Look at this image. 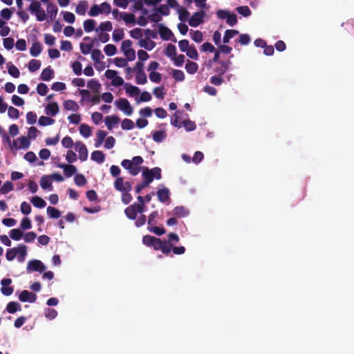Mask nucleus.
I'll return each mask as SVG.
<instances>
[{
	"label": "nucleus",
	"instance_id": "21",
	"mask_svg": "<svg viewBox=\"0 0 354 354\" xmlns=\"http://www.w3.org/2000/svg\"><path fill=\"white\" fill-rule=\"evenodd\" d=\"M107 136V132L104 130H98L96 133V138L95 139V147H99L103 143L106 136Z\"/></svg>",
	"mask_w": 354,
	"mask_h": 354
},
{
	"label": "nucleus",
	"instance_id": "40",
	"mask_svg": "<svg viewBox=\"0 0 354 354\" xmlns=\"http://www.w3.org/2000/svg\"><path fill=\"white\" fill-rule=\"evenodd\" d=\"M94 45V40H91L89 44L81 43L80 45L82 53L84 55H88L91 53Z\"/></svg>",
	"mask_w": 354,
	"mask_h": 354
},
{
	"label": "nucleus",
	"instance_id": "30",
	"mask_svg": "<svg viewBox=\"0 0 354 354\" xmlns=\"http://www.w3.org/2000/svg\"><path fill=\"white\" fill-rule=\"evenodd\" d=\"M125 89L126 93L131 97L137 96L140 93V89L138 87L129 84H125Z\"/></svg>",
	"mask_w": 354,
	"mask_h": 354
},
{
	"label": "nucleus",
	"instance_id": "63",
	"mask_svg": "<svg viewBox=\"0 0 354 354\" xmlns=\"http://www.w3.org/2000/svg\"><path fill=\"white\" fill-rule=\"evenodd\" d=\"M8 115L10 118L18 119L19 117V111L17 109L10 106L8 109Z\"/></svg>",
	"mask_w": 354,
	"mask_h": 354
},
{
	"label": "nucleus",
	"instance_id": "37",
	"mask_svg": "<svg viewBox=\"0 0 354 354\" xmlns=\"http://www.w3.org/2000/svg\"><path fill=\"white\" fill-rule=\"evenodd\" d=\"M239 33V31L236 30H227L223 38V43L228 44L230 42V39L233 38Z\"/></svg>",
	"mask_w": 354,
	"mask_h": 354
},
{
	"label": "nucleus",
	"instance_id": "19",
	"mask_svg": "<svg viewBox=\"0 0 354 354\" xmlns=\"http://www.w3.org/2000/svg\"><path fill=\"white\" fill-rule=\"evenodd\" d=\"M91 158L98 164H102L105 160V155L102 151L97 150L91 153Z\"/></svg>",
	"mask_w": 354,
	"mask_h": 354
},
{
	"label": "nucleus",
	"instance_id": "32",
	"mask_svg": "<svg viewBox=\"0 0 354 354\" xmlns=\"http://www.w3.org/2000/svg\"><path fill=\"white\" fill-rule=\"evenodd\" d=\"M165 54L171 59H174L176 56V48L174 45L169 44L165 48Z\"/></svg>",
	"mask_w": 354,
	"mask_h": 354
},
{
	"label": "nucleus",
	"instance_id": "16",
	"mask_svg": "<svg viewBox=\"0 0 354 354\" xmlns=\"http://www.w3.org/2000/svg\"><path fill=\"white\" fill-rule=\"evenodd\" d=\"M169 190L167 187L158 189L157 192L158 198L161 203H165L167 201L169 198Z\"/></svg>",
	"mask_w": 354,
	"mask_h": 354
},
{
	"label": "nucleus",
	"instance_id": "42",
	"mask_svg": "<svg viewBox=\"0 0 354 354\" xmlns=\"http://www.w3.org/2000/svg\"><path fill=\"white\" fill-rule=\"evenodd\" d=\"M190 13L183 7L178 9L179 19L181 21L185 22L189 20Z\"/></svg>",
	"mask_w": 354,
	"mask_h": 354
},
{
	"label": "nucleus",
	"instance_id": "58",
	"mask_svg": "<svg viewBox=\"0 0 354 354\" xmlns=\"http://www.w3.org/2000/svg\"><path fill=\"white\" fill-rule=\"evenodd\" d=\"M124 35L122 29H115L113 32L112 37L115 41H119L123 39Z\"/></svg>",
	"mask_w": 354,
	"mask_h": 354
},
{
	"label": "nucleus",
	"instance_id": "5",
	"mask_svg": "<svg viewBox=\"0 0 354 354\" xmlns=\"http://www.w3.org/2000/svg\"><path fill=\"white\" fill-rule=\"evenodd\" d=\"M151 247H153L155 250H161L163 254L168 255L171 251L172 244L165 240L162 241L160 239L156 238Z\"/></svg>",
	"mask_w": 354,
	"mask_h": 354
},
{
	"label": "nucleus",
	"instance_id": "28",
	"mask_svg": "<svg viewBox=\"0 0 354 354\" xmlns=\"http://www.w3.org/2000/svg\"><path fill=\"white\" fill-rule=\"evenodd\" d=\"M57 6L53 3H48L47 6V12L49 15V17L51 20H53L55 19L57 14Z\"/></svg>",
	"mask_w": 354,
	"mask_h": 354
},
{
	"label": "nucleus",
	"instance_id": "50",
	"mask_svg": "<svg viewBox=\"0 0 354 354\" xmlns=\"http://www.w3.org/2000/svg\"><path fill=\"white\" fill-rule=\"evenodd\" d=\"M136 81L138 84H145L147 82V75L144 72L136 73Z\"/></svg>",
	"mask_w": 354,
	"mask_h": 354
},
{
	"label": "nucleus",
	"instance_id": "46",
	"mask_svg": "<svg viewBox=\"0 0 354 354\" xmlns=\"http://www.w3.org/2000/svg\"><path fill=\"white\" fill-rule=\"evenodd\" d=\"M41 62L37 59H31L28 63V70L30 72H35L39 69Z\"/></svg>",
	"mask_w": 354,
	"mask_h": 354
},
{
	"label": "nucleus",
	"instance_id": "59",
	"mask_svg": "<svg viewBox=\"0 0 354 354\" xmlns=\"http://www.w3.org/2000/svg\"><path fill=\"white\" fill-rule=\"evenodd\" d=\"M148 230L149 232H153L158 236H161L166 232L165 228H160L159 227L153 225L149 226Z\"/></svg>",
	"mask_w": 354,
	"mask_h": 354
},
{
	"label": "nucleus",
	"instance_id": "4",
	"mask_svg": "<svg viewBox=\"0 0 354 354\" xmlns=\"http://www.w3.org/2000/svg\"><path fill=\"white\" fill-rule=\"evenodd\" d=\"M216 16L221 19H226L227 24L230 26H234L237 24V17L234 13L225 10H218L216 12Z\"/></svg>",
	"mask_w": 354,
	"mask_h": 354
},
{
	"label": "nucleus",
	"instance_id": "14",
	"mask_svg": "<svg viewBox=\"0 0 354 354\" xmlns=\"http://www.w3.org/2000/svg\"><path fill=\"white\" fill-rule=\"evenodd\" d=\"M219 66L214 68V72L218 75H223L230 68L232 62L230 60L218 62Z\"/></svg>",
	"mask_w": 354,
	"mask_h": 354
},
{
	"label": "nucleus",
	"instance_id": "34",
	"mask_svg": "<svg viewBox=\"0 0 354 354\" xmlns=\"http://www.w3.org/2000/svg\"><path fill=\"white\" fill-rule=\"evenodd\" d=\"M6 310L9 313L13 314L18 310H21V306L16 301H10L6 306Z\"/></svg>",
	"mask_w": 354,
	"mask_h": 354
},
{
	"label": "nucleus",
	"instance_id": "10",
	"mask_svg": "<svg viewBox=\"0 0 354 354\" xmlns=\"http://www.w3.org/2000/svg\"><path fill=\"white\" fill-rule=\"evenodd\" d=\"M75 149L79 153V158L82 161H85L88 158V151L86 145L81 141H77L75 143Z\"/></svg>",
	"mask_w": 354,
	"mask_h": 354
},
{
	"label": "nucleus",
	"instance_id": "15",
	"mask_svg": "<svg viewBox=\"0 0 354 354\" xmlns=\"http://www.w3.org/2000/svg\"><path fill=\"white\" fill-rule=\"evenodd\" d=\"M58 167L63 169L66 177L70 178L77 172V168L73 165L60 164Z\"/></svg>",
	"mask_w": 354,
	"mask_h": 354
},
{
	"label": "nucleus",
	"instance_id": "24",
	"mask_svg": "<svg viewBox=\"0 0 354 354\" xmlns=\"http://www.w3.org/2000/svg\"><path fill=\"white\" fill-rule=\"evenodd\" d=\"M88 8V3L86 1H80L75 8V12L79 15H85Z\"/></svg>",
	"mask_w": 354,
	"mask_h": 354
},
{
	"label": "nucleus",
	"instance_id": "29",
	"mask_svg": "<svg viewBox=\"0 0 354 354\" xmlns=\"http://www.w3.org/2000/svg\"><path fill=\"white\" fill-rule=\"evenodd\" d=\"M88 87L93 91L94 93H100L101 88V84L98 80L95 79H91L88 82Z\"/></svg>",
	"mask_w": 354,
	"mask_h": 354
},
{
	"label": "nucleus",
	"instance_id": "45",
	"mask_svg": "<svg viewBox=\"0 0 354 354\" xmlns=\"http://www.w3.org/2000/svg\"><path fill=\"white\" fill-rule=\"evenodd\" d=\"M23 236V232L19 229H12L10 232V237L15 240L19 241Z\"/></svg>",
	"mask_w": 354,
	"mask_h": 354
},
{
	"label": "nucleus",
	"instance_id": "36",
	"mask_svg": "<svg viewBox=\"0 0 354 354\" xmlns=\"http://www.w3.org/2000/svg\"><path fill=\"white\" fill-rule=\"evenodd\" d=\"M40 185L43 189H48L49 190L53 189L51 180L49 177H48L46 176L41 177V180H40Z\"/></svg>",
	"mask_w": 354,
	"mask_h": 354
},
{
	"label": "nucleus",
	"instance_id": "23",
	"mask_svg": "<svg viewBox=\"0 0 354 354\" xmlns=\"http://www.w3.org/2000/svg\"><path fill=\"white\" fill-rule=\"evenodd\" d=\"M167 137V133L165 130L156 131L152 132L153 140L156 142H162Z\"/></svg>",
	"mask_w": 354,
	"mask_h": 354
},
{
	"label": "nucleus",
	"instance_id": "41",
	"mask_svg": "<svg viewBox=\"0 0 354 354\" xmlns=\"http://www.w3.org/2000/svg\"><path fill=\"white\" fill-rule=\"evenodd\" d=\"M84 29L86 32H90L95 29V21L93 19H86L83 23Z\"/></svg>",
	"mask_w": 354,
	"mask_h": 354
},
{
	"label": "nucleus",
	"instance_id": "56",
	"mask_svg": "<svg viewBox=\"0 0 354 354\" xmlns=\"http://www.w3.org/2000/svg\"><path fill=\"white\" fill-rule=\"evenodd\" d=\"M104 57V55L102 54V52L99 49H94L91 52V58L95 62H99L102 58Z\"/></svg>",
	"mask_w": 354,
	"mask_h": 354
},
{
	"label": "nucleus",
	"instance_id": "18",
	"mask_svg": "<svg viewBox=\"0 0 354 354\" xmlns=\"http://www.w3.org/2000/svg\"><path fill=\"white\" fill-rule=\"evenodd\" d=\"M120 121V118L116 115L106 116L105 118L106 125L109 130H111L113 126L118 124Z\"/></svg>",
	"mask_w": 354,
	"mask_h": 354
},
{
	"label": "nucleus",
	"instance_id": "54",
	"mask_svg": "<svg viewBox=\"0 0 354 354\" xmlns=\"http://www.w3.org/2000/svg\"><path fill=\"white\" fill-rule=\"evenodd\" d=\"M236 11L243 17H249L251 15V10L247 6H239L236 8Z\"/></svg>",
	"mask_w": 354,
	"mask_h": 354
},
{
	"label": "nucleus",
	"instance_id": "35",
	"mask_svg": "<svg viewBox=\"0 0 354 354\" xmlns=\"http://www.w3.org/2000/svg\"><path fill=\"white\" fill-rule=\"evenodd\" d=\"M198 68V65L197 63L191 62L189 60L187 61V64L185 65V70L189 74H194L196 73Z\"/></svg>",
	"mask_w": 354,
	"mask_h": 354
},
{
	"label": "nucleus",
	"instance_id": "1",
	"mask_svg": "<svg viewBox=\"0 0 354 354\" xmlns=\"http://www.w3.org/2000/svg\"><path fill=\"white\" fill-rule=\"evenodd\" d=\"M114 188L115 190L122 193L121 201L127 205L132 201V196L130 192L132 189L131 183L129 181L124 182L123 177H118L114 181Z\"/></svg>",
	"mask_w": 354,
	"mask_h": 354
},
{
	"label": "nucleus",
	"instance_id": "39",
	"mask_svg": "<svg viewBox=\"0 0 354 354\" xmlns=\"http://www.w3.org/2000/svg\"><path fill=\"white\" fill-rule=\"evenodd\" d=\"M47 214L50 218H58L61 216V212L55 207L49 206L47 207Z\"/></svg>",
	"mask_w": 354,
	"mask_h": 354
},
{
	"label": "nucleus",
	"instance_id": "47",
	"mask_svg": "<svg viewBox=\"0 0 354 354\" xmlns=\"http://www.w3.org/2000/svg\"><path fill=\"white\" fill-rule=\"evenodd\" d=\"M14 189L13 185L10 181H6L4 183L3 186L0 188V194H6L8 192L12 191Z\"/></svg>",
	"mask_w": 354,
	"mask_h": 354
},
{
	"label": "nucleus",
	"instance_id": "52",
	"mask_svg": "<svg viewBox=\"0 0 354 354\" xmlns=\"http://www.w3.org/2000/svg\"><path fill=\"white\" fill-rule=\"evenodd\" d=\"M182 124L183 125L187 131H192L195 130L196 128V125L194 123V122L189 120H185L183 121Z\"/></svg>",
	"mask_w": 354,
	"mask_h": 354
},
{
	"label": "nucleus",
	"instance_id": "8",
	"mask_svg": "<svg viewBox=\"0 0 354 354\" xmlns=\"http://www.w3.org/2000/svg\"><path fill=\"white\" fill-rule=\"evenodd\" d=\"M159 28V34L162 39L168 41L171 40L173 42H176V38L174 37L172 31L166 26H164L162 24L158 25Z\"/></svg>",
	"mask_w": 354,
	"mask_h": 354
},
{
	"label": "nucleus",
	"instance_id": "61",
	"mask_svg": "<svg viewBox=\"0 0 354 354\" xmlns=\"http://www.w3.org/2000/svg\"><path fill=\"white\" fill-rule=\"evenodd\" d=\"M37 91L39 95L44 96L48 91V86L44 83H39L37 86Z\"/></svg>",
	"mask_w": 354,
	"mask_h": 354
},
{
	"label": "nucleus",
	"instance_id": "3",
	"mask_svg": "<svg viewBox=\"0 0 354 354\" xmlns=\"http://www.w3.org/2000/svg\"><path fill=\"white\" fill-rule=\"evenodd\" d=\"M145 210V203L138 204L137 203H134L124 209V214L130 220H135L138 213L142 214Z\"/></svg>",
	"mask_w": 354,
	"mask_h": 354
},
{
	"label": "nucleus",
	"instance_id": "33",
	"mask_svg": "<svg viewBox=\"0 0 354 354\" xmlns=\"http://www.w3.org/2000/svg\"><path fill=\"white\" fill-rule=\"evenodd\" d=\"M30 202L34 207L37 208H44L46 205V201L39 196H34L31 198Z\"/></svg>",
	"mask_w": 354,
	"mask_h": 354
},
{
	"label": "nucleus",
	"instance_id": "49",
	"mask_svg": "<svg viewBox=\"0 0 354 354\" xmlns=\"http://www.w3.org/2000/svg\"><path fill=\"white\" fill-rule=\"evenodd\" d=\"M172 77L177 82H182L185 80V74L181 70L174 69Z\"/></svg>",
	"mask_w": 354,
	"mask_h": 354
},
{
	"label": "nucleus",
	"instance_id": "26",
	"mask_svg": "<svg viewBox=\"0 0 354 354\" xmlns=\"http://www.w3.org/2000/svg\"><path fill=\"white\" fill-rule=\"evenodd\" d=\"M63 105L65 109L69 111H77L80 109L79 105L72 100L64 101Z\"/></svg>",
	"mask_w": 354,
	"mask_h": 354
},
{
	"label": "nucleus",
	"instance_id": "20",
	"mask_svg": "<svg viewBox=\"0 0 354 354\" xmlns=\"http://www.w3.org/2000/svg\"><path fill=\"white\" fill-rule=\"evenodd\" d=\"M54 77V71L49 66L44 68L41 73V79L44 81H50Z\"/></svg>",
	"mask_w": 354,
	"mask_h": 354
},
{
	"label": "nucleus",
	"instance_id": "55",
	"mask_svg": "<svg viewBox=\"0 0 354 354\" xmlns=\"http://www.w3.org/2000/svg\"><path fill=\"white\" fill-rule=\"evenodd\" d=\"M104 53L107 56H113L117 52V48L113 44H107L104 48Z\"/></svg>",
	"mask_w": 354,
	"mask_h": 354
},
{
	"label": "nucleus",
	"instance_id": "60",
	"mask_svg": "<svg viewBox=\"0 0 354 354\" xmlns=\"http://www.w3.org/2000/svg\"><path fill=\"white\" fill-rule=\"evenodd\" d=\"M8 71L9 75L15 78H17L20 75L19 70L14 64H11L9 66Z\"/></svg>",
	"mask_w": 354,
	"mask_h": 354
},
{
	"label": "nucleus",
	"instance_id": "11",
	"mask_svg": "<svg viewBox=\"0 0 354 354\" xmlns=\"http://www.w3.org/2000/svg\"><path fill=\"white\" fill-rule=\"evenodd\" d=\"M121 165L126 169H127L130 174L132 176H136L140 171V167L133 165L131 160L124 159L122 161Z\"/></svg>",
	"mask_w": 354,
	"mask_h": 354
},
{
	"label": "nucleus",
	"instance_id": "27",
	"mask_svg": "<svg viewBox=\"0 0 354 354\" xmlns=\"http://www.w3.org/2000/svg\"><path fill=\"white\" fill-rule=\"evenodd\" d=\"M42 47L39 41H35L32 44L30 48V53L33 57H37L41 52Z\"/></svg>",
	"mask_w": 354,
	"mask_h": 354
},
{
	"label": "nucleus",
	"instance_id": "43",
	"mask_svg": "<svg viewBox=\"0 0 354 354\" xmlns=\"http://www.w3.org/2000/svg\"><path fill=\"white\" fill-rule=\"evenodd\" d=\"M80 133L82 136L85 138L90 137L91 136V130L90 127L86 124H82L80 127Z\"/></svg>",
	"mask_w": 354,
	"mask_h": 354
},
{
	"label": "nucleus",
	"instance_id": "6",
	"mask_svg": "<svg viewBox=\"0 0 354 354\" xmlns=\"http://www.w3.org/2000/svg\"><path fill=\"white\" fill-rule=\"evenodd\" d=\"M115 104L121 111H122L127 115H131L133 113V109L131 106L129 102L126 98H121L119 100L115 101Z\"/></svg>",
	"mask_w": 354,
	"mask_h": 354
},
{
	"label": "nucleus",
	"instance_id": "51",
	"mask_svg": "<svg viewBox=\"0 0 354 354\" xmlns=\"http://www.w3.org/2000/svg\"><path fill=\"white\" fill-rule=\"evenodd\" d=\"M55 122V120L49 117L41 116L39 118L38 123L40 126L51 125Z\"/></svg>",
	"mask_w": 354,
	"mask_h": 354
},
{
	"label": "nucleus",
	"instance_id": "57",
	"mask_svg": "<svg viewBox=\"0 0 354 354\" xmlns=\"http://www.w3.org/2000/svg\"><path fill=\"white\" fill-rule=\"evenodd\" d=\"M20 209L23 214L28 215L29 214H30L32 208L28 203L24 201L21 204Z\"/></svg>",
	"mask_w": 354,
	"mask_h": 354
},
{
	"label": "nucleus",
	"instance_id": "22",
	"mask_svg": "<svg viewBox=\"0 0 354 354\" xmlns=\"http://www.w3.org/2000/svg\"><path fill=\"white\" fill-rule=\"evenodd\" d=\"M59 112V106L57 102H53L48 104L46 107V113L47 115H50L52 116H55Z\"/></svg>",
	"mask_w": 354,
	"mask_h": 354
},
{
	"label": "nucleus",
	"instance_id": "48",
	"mask_svg": "<svg viewBox=\"0 0 354 354\" xmlns=\"http://www.w3.org/2000/svg\"><path fill=\"white\" fill-rule=\"evenodd\" d=\"M185 53H186L187 56H188L191 59L196 60L198 58V52H197L196 48L194 47V46H191L185 51Z\"/></svg>",
	"mask_w": 354,
	"mask_h": 354
},
{
	"label": "nucleus",
	"instance_id": "13",
	"mask_svg": "<svg viewBox=\"0 0 354 354\" xmlns=\"http://www.w3.org/2000/svg\"><path fill=\"white\" fill-rule=\"evenodd\" d=\"M19 299L22 302L34 303L37 299V295L28 290H23L19 296Z\"/></svg>",
	"mask_w": 354,
	"mask_h": 354
},
{
	"label": "nucleus",
	"instance_id": "64",
	"mask_svg": "<svg viewBox=\"0 0 354 354\" xmlns=\"http://www.w3.org/2000/svg\"><path fill=\"white\" fill-rule=\"evenodd\" d=\"M20 227L22 230H29L32 227L31 221L28 217H24L20 224Z\"/></svg>",
	"mask_w": 354,
	"mask_h": 354
},
{
	"label": "nucleus",
	"instance_id": "38",
	"mask_svg": "<svg viewBox=\"0 0 354 354\" xmlns=\"http://www.w3.org/2000/svg\"><path fill=\"white\" fill-rule=\"evenodd\" d=\"M152 171L148 168H145L142 171V177L144 179V182L149 185V184L153 180V177L152 176Z\"/></svg>",
	"mask_w": 354,
	"mask_h": 354
},
{
	"label": "nucleus",
	"instance_id": "2",
	"mask_svg": "<svg viewBox=\"0 0 354 354\" xmlns=\"http://www.w3.org/2000/svg\"><path fill=\"white\" fill-rule=\"evenodd\" d=\"M27 254V246L20 244L17 247L7 250L6 257L9 261H13L17 256L19 262H24Z\"/></svg>",
	"mask_w": 354,
	"mask_h": 354
},
{
	"label": "nucleus",
	"instance_id": "31",
	"mask_svg": "<svg viewBox=\"0 0 354 354\" xmlns=\"http://www.w3.org/2000/svg\"><path fill=\"white\" fill-rule=\"evenodd\" d=\"M139 45L140 46L145 48V49L148 50H151L153 48L156 46V43L153 41H151L150 39H140L139 41Z\"/></svg>",
	"mask_w": 354,
	"mask_h": 354
},
{
	"label": "nucleus",
	"instance_id": "12",
	"mask_svg": "<svg viewBox=\"0 0 354 354\" xmlns=\"http://www.w3.org/2000/svg\"><path fill=\"white\" fill-rule=\"evenodd\" d=\"M12 283V279L10 278H4L1 281L2 286L1 291L3 295L10 296L13 293L14 288L12 286H8Z\"/></svg>",
	"mask_w": 354,
	"mask_h": 354
},
{
	"label": "nucleus",
	"instance_id": "62",
	"mask_svg": "<svg viewBox=\"0 0 354 354\" xmlns=\"http://www.w3.org/2000/svg\"><path fill=\"white\" fill-rule=\"evenodd\" d=\"M62 144L63 147L67 149H71L73 145H75L73 139L68 136H66L63 138L62 140Z\"/></svg>",
	"mask_w": 354,
	"mask_h": 354
},
{
	"label": "nucleus",
	"instance_id": "17",
	"mask_svg": "<svg viewBox=\"0 0 354 354\" xmlns=\"http://www.w3.org/2000/svg\"><path fill=\"white\" fill-rule=\"evenodd\" d=\"M18 140L20 142V145L18 146L17 144V141L14 140L12 142V146L15 149H28L30 146L29 139L25 136H21L18 138Z\"/></svg>",
	"mask_w": 354,
	"mask_h": 354
},
{
	"label": "nucleus",
	"instance_id": "44",
	"mask_svg": "<svg viewBox=\"0 0 354 354\" xmlns=\"http://www.w3.org/2000/svg\"><path fill=\"white\" fill-rule=\"evenodd\" d=\"M74 181L75 185L79 187H82L87 183L85 176L81 174H78L75 176Z\"/></svg>",
	"mask_w": 354,
	"mask_h": 354
},
{
	"label": "nucleus",
	"instance_id": "25",
	"mask_svg": "<svg viewBox=\"0 0 354 354\" xmlns=\"http://www.w3.org/2000/svg\"><path fill=\"white\" fill-rule=\"evenodd\" d=\"M173 214L178 218H183L189 214V211L183 206H177L173 209Z\"/></svg>",
	"mask_w": 354,
	"mask_h": 354
},
{
	"label": "nucleus",
	"instance_id": "7",
	"mask_svg": "<svg viewBox=\"0 0 354 354\" xmlns=\"http://www.w3.org/2000/svg\"><path fill=\"white\" fill-rule=\"evenodd\" d=\"M26 270L29 273L33 271L43 272L46 270V266L41 261L33 259L28 263Z\"/></svg>",
	"mask_w": 354,
	"mask_h": 354
},
{
	"label": "nucleus",
	"instance_id": "53",
	"mask_svg": "<svg viewBox=\"0 0 354 354\" xmlns=\"http://www.w3.org/2000/svg\"><path fill=\"white\" fill-rule=\"evenodd\" d=\"M121 127L124 130H131L134 128V122L130 119H124L122 120Z\"/></svg>",
	"mask_w": 354,
	"mask_h": 354
},
{
	"label": "nucleus",
	"instance_id": "9",
	"mask_svg": "<svg viewBox=\"0 0 354 354\" xmlns=\"http://www.w3.org/2000/svg\"><path fill=\"white\" fill-rule=\"evenodd\" d=\"M205 12L203 10L194 12L188 21L189 25L192 27H197L203 22Z\"/></svg>",
	"mask_w": 354,
	"mask_h": 354
}]
</instances>
